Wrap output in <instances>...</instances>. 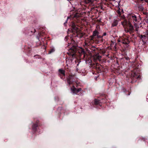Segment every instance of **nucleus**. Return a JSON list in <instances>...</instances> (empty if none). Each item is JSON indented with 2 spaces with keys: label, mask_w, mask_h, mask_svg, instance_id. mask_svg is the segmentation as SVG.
<instances>
[{
  "label": "nucleus",
  "mask_w": 148,
  "mask_h": 148,
  "mask_svg": "<svg viewBox=\"0 0 148 148\" xmlns=\"http://www.w3.org/2000/svg\"><path fill=\"white\" fill-rule=\"evenodd\" d=\"M121 12L120 10H116V12L117 13V15L121 17V18L123 20V21L121 22V24L125 28V31L127 33H129L131 35H133L132 34L134 32L133 27L131 24V22L133 21L134 23V25L136 24V22L137 23L139 21V19L138 17L139 16V15L137 14L136 15L133 13L130 14H128L127 18L128 20V21L125 19V17L124 15L123 14L121 16V13H124L123 10H121Z\"/></svg>",
  "instance_id": "nucleus-1"
},
{
  "label": "nucleus",
  "mask_w": 148,
  "mask_h": 148,
  "mask_svg": "<svg viewBox=\"0 0 148 148\" xmlns=\"http://www.w3.org/2000/svg\"><path fill=\"white\" fill-rule=\"evenodd\" d=\"M68 46L69 49L67 52L68 57L66 59L67 61L70 60L71 62L76 57V53L77 49V45L74 40H72L70 43H68Z\"/></svg>",
  "instance_id": "nucleus-2"
},
{
  "label": "nucleus",
  "mask_w": 148,
  "mask_h": 148,
  "mask_svg": "<svg viewBox=\"0 0 148 148\" xmlns=\"http://www.w3.org/2000/svg\"><path fill=\"white\" fill-rule=\"evenodd\" d=\"M99 34V32L97 30H95L93 31L92 35L90 36L89 39V43L90 44H92L94 42L96 44H99L105 41L104 39H100V38H101L102 36Z\"/></svg>",
  "instance_id": "nucleus-3"
},
{
  "label": "nucleus",
  "mask_w": 148,
  "mask_h": 148,
  "mask_svg": "<svg viewBox=\"0 0 148 148\" xmlns=\"http://www.w3.org/2000/svg\"><path fill=\"white\" fill-rule=\"evenodd\" d=\"M132 66L133 69L131 70V72L129 73V75L130 76V79L132 80L131 83H133L136 82L137 79H140V71L139 69L136 67H134Z\"/></svg>",
  "instance_id": "nucleus-4"
},
{
  "label": "nucleus",
  "mask_w": 148,
  "mask_h": 148,
  "mask_svg": "<svg viewBox=\"0 0 148 148\" xmlns=\"http://www.w3.org/2000/svg\"><path fill=\"white\" fill-rule=\"evenodd\" d=\"M71 25V28L70 30L69 29H68V34H69L70 32L72 33L73 36L77 37L79 38H82L83 35L79 31V28L76 26V23L72 22Z\"/></svg>",
  "instance_id": "nucleus-5"
},
{
  "label": "nucleus",
  "mask_w": 148,
  "mask_h": 148,
  "mask_svg": "<svg viewBox=\"0 0 148 148\" xmlns=\"http://www.w3.org/2000/svg\"><path fill=\"white\" fill-rule=\"evenodd\" d=\"M42 125L41 123L38 120H36L33 123L32 125V129L33 131L34 132H36L39 127Z\"/></svg>",
  "instance_id": "nucleus-6"
},
{
  "label": "nucleus",
  "mask_w": 148,
  "mask_h": 148,
  "mask_svg": "<svg viewBox=\"0 0 148 148\" xmlns=\"http://www.w3.org/2000/svg\"><path fill=\"white\" fill-rule=\"evenodd\" d=\"M77 79L74 75L69 74L67 78V82L69 85L73 84L75 83Z\"/></svg>",
  "instance_id": "nucleus-7"
},
{
  "label": "nucleus",
  "mask_w": 148,
  "mask_h": 148,
  "mask_svg": "<svg viewBox=\"0 0 148 148\" xmlns=\"http://www.w3.org/2000/svg\"><path fill=\"white\" fill-rule=\"evenodd\" d=\"M146 36L145 35H140V34L138 35V37H139L140 40L142 41L144 43H145L146 42V39H148V31H147L145 34Z\"/></svg>",
  "instance_id": "nucleus-8"
},
{
  "label": "nucleus",
  "mask_w": 148,
  "mask_h": 148,
  "mask_svg": "<svg viewBox=\"0 0 148 148\" xmlns=\"http://www.w3.org/2000/svg\"><path fill=\"white\" fill-rule=\"evenodd\" d=\"M93 68L96 70L97 73H101L102 71V66L98 63L94 64L93 66Z\"/></svg>",
  "instance_id": "nucleus-9"
},
{
  "label": "nucleus",
  "mask_w": 148,
  "mask_h": 148,
  "mask_svg": "<svg viewBox=\"0 0 148 148\" xmlns=\"http://www.w3.org/2000/svg\"><path fill=\"white\" fill-rule=\"evenodd\" d=\"M77 10H71L70 13H72V17L73 18H77L81 16V14L77 12Z\"/></svg>",
  "instance_id": "nucleus-10"
},
{
  "label": "nucleus",
  "mask_w": 148,
  "mask_h": 148,
  "mask_svg": "<svg viewBox=\"0 0 148 148\" xmlns=\"http://www.w3.org/2000/svg\"><path fill=\"white\" fill-rule=\"evenodd\" d=\"M103 99L100 100L97 99H95L94 100V105L97 106V107L98 106H102V103L105 102L104 101H103Z\"/></svg>",
  "instance_id": "nucleus-11"
},
{
  "label": "nucleus",
  "mask_w": 148,
  "mask_h": 148,
  "mask_svg": "<svg viewBox=\"0 0 148 148\" xmlns=\"http://www.w3.org/2000/svg\"><path fill=\"white\" fill-rule=\"evenodd\" d=\"M59 75L61 78L63 79H65V71L63 70L60 69L58 70Z\"/></svg>",
  "instance_id": "nucleus-12"
},
{
  "label": "nucleus",
  "mask_w": 148,
  "mask_h": 148,
  "mask_svg": "<svg viewBox=\"0 0 148 148\" xmlns=\"http://www.w3.org/2000/svg\"><path fill=\"white\" fill-rule=\"evenodd\" d=\"M81 88H76L74 86L71 88V90L72 92L76 94H78V93L81 91Z\"/></svg>",
  "instance_id": "nucleus-13"
},
{
  "label": "nucleus",
  "mask_w": 148,
  "mask_h": 148,
  "mask_svg": "<svg viewBox=\"0 0 148 148\" xmlns=\"http://www.w3.org/2000/svg\"><path fill=\"white\" fill-rule=\"evenodd\" d=\"M144 10H141V13L146 16V18H145V21L148 23V11L147 10H147L146 11H144Z\"/></svg>",
  "instance_id": "nucleus-14"
},
{
  "label": "nucleus",
  "mask_w": 148,
  "mask_h": 148,
  "mask_svg": "<svg viewBox=\"0 0 148 148\" xmlns=\"http://www.w3.org/2000/svg\"><path fill=\"white\" fill-rule=\"evenodd\" d=\"M130 39H129L128 37H127L122 40V42L123 44L128 45L130 43Z\"/></svg>",
  "instance_id": "nucleus-15"
},
{
  "label": "nucleus",
  "mask_w": 148,
  "mask_h": 148,
  "mask_svg": "<svg viewBox=\"0 0 148 148\" xmlns=\"http://www.w3.org/2000/svg\"><path fill=\"white\" fill-rule=\"evenodd\" d=\"M81 56H83V58L84 59H86L87 57V55L83 49H82L81 50Z\"/></svg>",
  "instance_id": "nucleus-16"
},
{
  "label": "nucleus",
  "mask_w": 148,
  "mask_h": 148,
  "mask_svg": "<svg viewBox=\"0 0 148 148\" xmlns=\"http://www.w3.org/2000/svg\"><path fill=\"white\" fill-rule=\"evenodd\" d=\"M118 23V21L117 20H114L113 23H112V27H114L116 26Z\"/></svg>",
  "instance_id": "nucleus-17"
},
{
  "label": "nucleus",
  "mask_w": 148,
  "mask_h": 148,
  "mask_svg": "<svg viewBox=\"0 0 148 148\" xmlns=\"http://www.w3.org/2000/svg\"><path fill=\"white\" fill-rule=\"evenodd\" d=\"M84 2L86 3H92L94 2V0H85Z\"/></svg>",
  "instance_id": "nucleus-18"
},
{
  "label": "nucleus",
  "mask_w": 148,
  "mask_h": 148,
  "mask_svg": "<svg viewBox=\"0 0 148 148\" xmlns=\"http://www.w3.org/2000/svg\"><path fill=\"white\" fill-rule=\"evenodd\" d=\"M55 51V49L54 48H50L49 50V53L51 54L53 52Z\"/></svg>",
  "instance_id": "nucleus-19"
},
{
  "label": "nucleus",
  "mask_w": 148,
  "mask_h": 148,
  "mask_svg": "<svg viewBox=\"0 0 148 148\" xmlns=\"http://www.w3.org/2000/svg\"><path fill=\"white\" fill-rule=\"evenodd\" d=\"M40 36H43V35L45 34V33L43 32H40L38 34Z\"/></svg>",
  "instance_id": "nucleus-20"
},
{
  "label": "nucleus",
  "mask_w": 148,
  "mask_h": 148,
  "mask_svg": "<svg viewBox=\"0 0 148 148\" xmlns=\"http://www.w3.org/2000/svg\"><path fill=\"white\" fill-rule=\"evenodd\" d=\"M106 35V32H105L103 33V35L102 36H101V38H100V39H101L102 38H103V36H105Z\"/></svg>",
  "instance_id": "nucleus-21"
},
{
  "label": "nucleus",
  "mask_w": 148,
  "mask_h": 148,
  "mask_svg": "<svg viewBox=\"0 0 148 148\" xmlns=\"http://www.w3.org/2000/svg\"><path fill=\"white\" fill-rule=\"evenodd\" d=\"M70 17H67V20H66V22L64 23V25L65 26L66 25V23H67V21H68V19H69V18Z\"/></svg>",
  "instance_id": "nucleus-22"
},
{
  "label": "nucleus",
  "mask_w": 148,
  "mask_h": 148,
  "mask_svg": "<svg viewBox=\"0 0 148 148\" xmlns=\"http://www.w3.org/2000/svg\"><path fill=\"white\" fill-rule=\"evenodd\" d=\"M62 109V107H59L58 108V110H61Z\"/></svg>",
  "instance_id": "nucleus-23"
},
{
  "label": "nucleus",
  "mask_w": 148,
  "mask_h": 148,
  "mask_svg": "<svg viewBox=\"0 0 148 148\" xmlns=\"http://www.w3.org/2000/svg\"><path fill=\"white\" fill-rule=\"evenodd\" d=\"M55 99H56V101H58L59 100V97H57L55 98Z\"/></svg>",
  "instance_id": "nucleus-24"
},
{
  "label": "nucleus",
  "mask_w": 148,
  "mask_h": 148,
  "mask_svg": "<svg viewBox=\"0 0 148 148\" xmlns=\"http://www.w3.org/2000/svg\"><path fill=\"white\" fill-rule=\"evenodd\" d=\"M68 37L66 36L64 40L65 41H67Z\"/></svg>",
  "instance_id": "nucleus-25"
},
{
  "label": "nucleus",
  "mask_w": 148,
  "mask_h": 148,
  "mask_svg": "<svg viewBox=\"0 0 148 148\" xmlns=\"http://www.w3.org/2000/svg\"><path fill=\"white\" fill-rule=\"evenodd\" d=\"M97 21L98 22H101V19H100L99 20H97Z\"/></svg>",
  "instance_id": "nucleus-26"
},
{
  "label": "nucleus",
  "mask_w": 148,
  "mask_h": 148,
  "mask_svg": "<svg viewBox=\"0 0 148 148\" xmlns=\"http://www.w3.org/2000/svg\"><path fill=\"white\" fill-rule=\"evenodd\" d=\"M100 8H101V9H103V5H102L100 7Z\"/></svg>",
  "instance_id": "nucleus-27"
},
{
  "label": "nucleus",
  "mask_w": 148,
  "mask_h": 148,
  "mask_svg": "<svg viewBox=\"0 0 148 148\" xmlns=\"http://www.w3.org/2000/svg\"><path fill=\"white\" fill-rule=\"evenodd\" d=\"M38 56L39 57V55H35V56H34V57H35V56ZM38 58H39V57H38Z\"/></svg>",
  "instance_id": "nucleus-28"
},
{
  "label": "nucleus",
  "mask_w": 148,
  "mask_h": 148,
  "mask_svg": "<svg viewBox=\"0 0 148 148\" xmlns=\"http://www.w3.org/2000/svg\"><path fill=\"white\" fill-rule=\"evenodd\" d=\"M36 32V29H34V33H35V32Z\"/></svg>",
  "instance_id": "nucleus-29"
},
{
  "label": "nucleus",
  "mask_w": 148,
  "mask_h": 148,
  "mask_svg": "<svg viewBox=\"0 0 148 148\" xmlns=\"http://www.w3.org/2000/svg\"><path fill=\"white\" fill-rule=\"evenodd\" d=\"M145 1L146 2H148V0H145Z\"/></svg>",
  "instance_id": "nucleus-30"
},
{
  "label": "nucleus",
  "mask_w": 148,
  "mask_h": 148,
  "mask_svg": "<svg viewBox=\"0 0 148 148\" xmlns=\"http://www.w3.org/2000/svg\"><path fill=\"white\" fill-rule=\"evenodd\" d=\"M94 0V2L95 1H98V0Z\"/></svg>",
  "instance_id": "nucleus-31"
},
{
  "label": "nucleus",
  "mask_w": 148,
  "mask_h": 148,
  "mask_svg": "<svg viewBox=\"0 0 148 148\" xmlns=\"http://www.w3.org/2000/svg\"><path fill=\"white\" fill-rule=\"evenodd\" d=\"M99 58H101V57L100 56H99Z\"/></svg>",
  "instance_id": "nucleus-32"
},
{
  "label": "nucleus",
  "mask_w": 148,
  "mask_h": 148,
  "mask_svg": "<svg viewBox=\"0 0 148 148\" xmlns=\"http://www.w3.org/2000/svg\"><path fill=\"white\" fill-rule=\"evenodd\" d=\"M128 58V57H127V58H126V59L127 60Z\"/></svg>",
  "instance_id": "nucleus-33"
},
{
  "label": "nucleus",
  "mask_w": 148,
  "mask_h": 148,
  "mask_svg": "<svg viewBox=\"0 0 148 148\" xmlns=\"http://www.w3.org/2000/svg\"><path fill=\"white\" fill-rule=\"evenodd\" d=\"M92 48H93V49H95V47H92Z\"/></svg>",
  "instance_id": "nucleus-34"
},
{
  "label": "nucleus",
  "mask_w": 148,
  "mask_h": 148,
  "mask_svg": "<svg viewBox=\"0 0 148 148\" xmlns=\"http://www.w3.org/2000/svg\"><path fill=\"white\" fill-rule=\"evenodd\" d=\"M141 1H143V0H140Z\"/></svg>",
  "instance_id": "nucleus-35"
},
{
  "label": "nucleus",
  "mask_w": 148,
  "mask_h": 148,
  "mask_svg": "<svg viewBox=\"0 0 148 148\" xmlns=\"http://www.w3.org/2000/svg\"><path fill=\"white\" fill-rule=\"evenodd\" d=\"M90 10V11H92V10Z\"/></svg>",
  "instance_id": "nucleus-36"
},
{
  "label": "nucleus",
  "mask_w": 148,
  "mask_h": 148,
  "mask_svg": "<svg viewBox=\"0 0 148 148\" xmlns=\"http://www.w3.org/2000/svg\"><path fill=\"white\" fill-rule=\"evenodd\" d=\"M140 9H142V8H140Z\"/></svg>",
  "instance_id": "nucleus-37"
},
{
  "label": "nucleus",
  "mask_w": 148,
  "mask_h": 148,
  "mask_svg": "<svg viewBox=\"0 0 148 148\" xmlns=\"http://www.w3.org/2000/svg\"><path fill=\"white\" fill-rule=\"evenodd\" d=\"M97 10V11H99L98 10Z\"/></svg>",
  "instance_id": "nucleus-38"
}]
</instances>
